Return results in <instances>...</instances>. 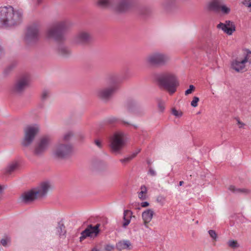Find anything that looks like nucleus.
Masks as SVG:
<instances>
[{"instance_id":"20e7f679","label":"nucleus","mask_w":251,"mask_h":251,"mask_svg":"<svg viewBox=\"0 0 251 251\" xmlns=\"http://www.w3.org/2000/svg\"><path fill=\"white\" fill-rule=\"evenodd\" d=\"M158 82L160 86L171 95L176 92L179 84L176 75L172 73L162 75L158 78Z\"/></svg>"},{"instance_id":"ea45409f","label":"nucleus","mask_w":251,"mask_h":251,"mask_svg":"<svg viewBox=\"0 0 251 251\" xmlns=\"http://www.w3.org/2000/svg\"><path fill=\"white\" fill-rule=\"evenodd\" d=\"M243 4L248 7H251V0H244Z\"/></svg>"},{"instance_id":"4be33fe9","label":"nucleus","mask_w":251,"mask_h":251,"mask_svg":"<svg viewBox=\"0 0 251 251\" xmlns=\"http://www.w3.org/2000/svg\"><path fill=\"white\" fill-rule=\"evenodd\" d=\"M18 166V163L16 162L9 164L5 169L4 174L6 175L11 174L17 169Z\"/></svg>"},{"instance_id":"f03ea898","label":"nucleus","mask_w":251,"mask_h":251,"mask_svg":"<svg viewBox=\"0 0 251 251\" xmlns=\"http://www.w3.org/2000/svg\"><path fill=\"white\" fill-rule=\"evenodd\" d=\"M251 64V51L243 50L231 61L232 69L237 72H244L247 70Z\"/></svg>"},{"instance_id":"4468645a","label":"nucleus","mask_w":251,"mask_h":251,"mask_svg":"<svg viewBox=\"0 0 251 251\" xmlns=\"http://www.w3.org/2000/svg\"><path fill=\"white\" fill-rule=\"evenodd\" d=\"M125 144L124 134L122 132H116L110 138V146L114 151L121 150Z\"/></svg>"},{"instance_id":"c756f323","label":"nucleus","mask_w":251,"mask_h":251,"mask_svg":"<svg viewBox=\"0 0 251 251\" xmlns=\"http://www.w3.org/2000/svg\"><path fill=\"white\" fill-rule=\"evenodd\" d=\"M72 136L73 134L71 132L66 133L63 136L62 142L67 143V141L69 140Z\"/></svg>"},{"instance_id":"473e14b6","label":"nucleus","mask_w":251,"mask_h":251,"mask_svg":"<svg viewBox=\"0 0 251 251\" xmlns=\"http://www.w3.org/2000/svg\"><path fill=\"white\" fill-rule=\"evenodd\" d=\"M228 246L232 248H235L238 247V243L236 241L230 240L228 242Z\"/></svg>"},{"instance_id":"58836bf2","label":"nucleus","mask_w":251,"mask_h":251,"mask_svg":"<svg viewBox=\"0 0 251 251\" xmlns=\"http://www.w3.org/2000/svg\"><path fill=\"white\" fill-rule=\"evenodd\" d=\"M114 249V247L112 245H107L105 247V250L106 251H112Z\"/></svg>"},{"instance_id":"6ab92c4d","label":"nucleus","mask_w":251,"mask_h":251,"mask_svg":"<svg viewBox=\"0 0 251 251\" xmlns=\"http://www.w3.org/2000/svg\"><path fill=\"white\" fill-rule=\"evenodd\" d=\"M222 3V0H212L208 4V8L210 10L219 12L220 6Z\"/></svg>"},{"instance_id":"39448f33","label":"nucleus","mask_w":251,"mask_h":251,"mask_svg":"<svg viewBox=\"0 0 251 251\" xmlns=\"http://www.w3.org/2000/svg\"><path fill=\"white\" fill-rule=\"evenodd\" d=\"M50 188V185L48 182H43L37 188L25 193L21 198L22 201L25 203H29L34 200L44 196Z\"/></svg>"},{"instance_id":"a19ab883","label":"nucleus","mask_w":251,"mask_h":251,"mask_svg":"<svg viewBox=\"0 0 251 251\" xmlns=\"http://www.w3.org/2000/svg\"><path fill=\"white\" fill-rule=\"evenodd\" d=\"M236 121L237 122V124H238L239 125V128H243L244 126H245V124L243 123V122H241L239 119H236Z\"/></svg>"},{"instance_id":"2f4dec72","label":"nucleus","mask_w":251,"mask_h":251,"mask_svg":"<svg viewBox=\"0 0 251 251\" xmlns=\"http://www.w3.org/2000/svg\"><path fill=\"white\" fill-rule=\"evenodd\" d=\"M172 114L176 117H180L182 116V113L180 111H178L175 108H173L172 110Z\"/></svg>"},{"instance_id":"6e6552de","label":"nucleus","mask_w":251,"mask_h":251,"mask_svg":"<svg viewBox=\"0 0 251 251\" xmlns=\"http://www.w3.org/2000/svg\"><path fill=\"white\" fill-rule=\"evenodd\" d=\"M170 56L161 52H154L149 54L145 59L146 63L153 66H165L170 61Z\"/></svg>"},{"instance_id":"b1692460","label":"nucleus","mask_w":251,"mask_h":251,"mask_svg":"<svg viewBox=\"0 0 251 251\" xmlns=\"http://www.w3.org/2000/svg\"><path fill=\"white\" fill-rule=\"evenodd\" d=\"M58 53L63 57H67L71 53L70 50L66 47H60L58 49Z\"/></svg>"},{"instance_id":"3c124183","label":"nucleus","mask_w":251,"mask_h":251,"mask_svg":"<svg viewBox=\"0 0 251 251\" xmlns=\"http://www.w3.org/2000/svg\"><path fill=\"white\" fill-rule=\"evenodd\" d=\"M124 124H125V125H129V124L128 123H127V122H124Z\"/></svg>"},{"instance_id":"cd10ccee","label":"nucleus","mask_w":251,"mask_h":251,"mask_svg":"<svg viewBox=\"0 0 251 251\" xmlns=\"http://www.w3.org/2000/svg\"><path fill=\"white\" fill-rule=\"evenodd\" d=\"M165 109V102L161 100H159L158 101V109L159 112H163Z\"/></svg>"},{"instance_id":"79ce46f5","label":"nucleus","mask_w":251,"mask_h":251,"mask_svg":"<svg viewBox=\"0 0 251 251\" xmlns=\"http://www.w3.org/2000/svg\"><path fill=\"white\" fill-rule=\"evenodd\" d=\"M129 111H132V112L134 113L136 115H141V114L139 113L138 110H137L136 108H128Z\"/></svg>"},{"instance_id":"a211bd4d","label":"nucleus","mask_w":251,"mask_h":251,"mask_svg":"<svg viewBox=\"0 0 251 251\" xmlns=\"http://www.w3.org/2000/svg\"><path fill=\"white\" fill-rule=\"evenodd\" d=\"M153 214L154 212L151 209H148L143 212L142 217L146 227H148V224L151 221Z\"/></svg>"},{"instance_id":"0eeeda50","label":"nucleus","mask_w":251,"mask_h":251,"mask_svg":"<svg viewBox=\"0 0 251 251\" xmlns=\"http://www.w3.org/2000/svg\"><path fill=\"white\" fill-rule=\"evenodd\" d=\"M69 26L66 21H63L55 24L46 30V37L55 41H61L63 38L62 32Z\"/></svg>"},{"instance_id":"5701e85b","label":"nucleus","mask_w":251,"mask_h":251,"mask_svg":"<svg viewBox=\"0 0 251 251\" xmlns=\"http://www.w3.org/2000/svg\"><path fill=\"white\" fill-rule=\"evenodd\" d=\"M141 150L139 149L136 150L129 156L120 159V162L124 164H126L128 163L137 155V154Z\"/></svg>"},{"instance_id":"f257e3e1","label":"nucleus","mask_w":251,"mask_h":251,"mask_svg":"<svg viewBox=\"0 0 251 251\" xmlns=\"http://www.w3.org/2000/svg\"><path fill=\"white\" fill-rule=\"evenodd\" d=\"M22 12L10 6L0 7V27H9L20 23Z\"/></svg>"},{"instance_id":"9b49d317","label":"nucleus","mask_w":251,"mask_h":251,"mask_svg":"<svg viewBox=\"0 0 251 251\" xmlns=\"http://www.w3.org/2000/svg\"><path fill=\"white\" fill-rule=\"evenodd\" d=\"M92 41V36L89 32L81 30L77 32L73 37L72 44L77 46L84 47L90 44Z\"/></svg>"},{"instance_id":"7ed1b4c3","label":"nucleus","mask_w":251,"mask_h":251,"mask_svg":"<svg viewBox=\"0 0 251 251\" xmlns=\"http://www.w3.org/2000/svg\"><path fill=\"white\" fill-rule=\"evenodd\" d=\"M120 81L116 77L110 78L108 86L98 89L96 92V96L103 100H109L119 87Z\"/></svg>"},{"instance_id":"8fccbe9b","label":"nucleus","mask_w":251,"mask_h":251,"mask_svg":"<svg viewBox=\"0 0 251 251\" xmlns=\"http://www.w3.org/2000/svg\"><path fill=\"white\" fill-rule=\"evenodd\" d=\"M2 49L0 46V54L2 53Z\"/></svg>"},{"instance_id":"49530a36","label":"nucleus","mask_w":251,"mask_h":251,"mask_svg":"<svg viewBox=\"0 0 251 251\" xmlns=\"http://www.w3.org/2000/svg\"><path fill=\"white\" fill-rule=\"evenodd\" d=\"M95 144L99 148H100L101 147V142H100V141L96 140L95 141Z\"/></svg>"},{"instance_id":"ddd939ff","label":"nucleus","mask_w":251,"mask_h":251,"mask_svg":"<svg viewBox=\"0 0 251 251\" xmlns=\"http://www.w3.org/2000/svg\"><path fill=\"white\" fill-rule=\"evenodd\" d=\"M39 25L34 24L30 25L27 29L25 37L27 44H31L37 42L39 38Z\"/></svg>"},{"instance_id":"aec40b11","label":"nucleus","mask_w":251,"mask_h":251,"mask_svg":"<svg viewBox=\"0 0 251 251\" xmlns=\"http://www.w3.org/2000/svg\"><path fill=\"white\" fill-rule=\"evenodd\" d=\"M131 243L128 240H123L119 241L117 244L116 247L118 250H122L125 249H130Z\"/></svg>"},{"instance_id":"603ef678","label":"nucleus","mask_w":251,"mask_h":251,"mask_svg":"<svg viewBox=\"0 0 251 251\" xmlns=\"http://www.w3.org/2000/svg\"><path fill=\"white\" fill-rule=\"evenodd\" d=\"M38 3H40L41 1V0H37Z\"/></svg>"},{"instance_id":"72a5a7b5","label":"nucleus","mask_w":251,"mask_h":251,"mask_svg":"<svg viewBox=\"0 0 251 251\" xmlns=\"http://www.w3.org/2000/svg\"><path fill=\"white\" fill-rule=\"evenodd\" d=\"M210 236L214 240H216L217 238V235L215 231L214 230H210L208 231Z\"/></svg>"},{"instance_id":"393cba45","label":"nucleus","mask_w":251,"mask_h":251,"mask_svg":"<svg viewBox=\"0 0 251 251\" xmlns=\"http://www.w3.org/2000/svg\"><path fill=\"white\" fill-rule=\"evenodd\" d=\"M140 190L141 191L138 193V197L142 200H145L147 197V189L145 185H142Z\"/></svg>"},{"instance_id":"09e8293b","label":"nucleus","mask_w":251,"mask_h":251,"mask_svg":"<svg viewBox=\"0 0 251 251\" xmlns=\"http://www.w3.org/2000/svg\"><path fill=\"white\" fill-rule=\"evenodd\" d=\"M92 251H100L96 248H94L93 249H92Z\"/></svg>"},{"instance_id":"dca6fc26","label":"nucleus","mask_w":251,"mask_h":251,"mask_svg":"<svg viewBox=\"0 0 251 251\" xmlns=\"http://www.w3.org/2000/svg\"><path fill=\"white\" fill-rule=\"evenodd\" d=\"M100 225L97 224L95 226L89 225L88 227L81 233V236L79 237L80 241L81 242L87 237L94 238L97 237L99 232Z\"/></svg>"},{"instance_id":"f704fd0d","label":"nucleus","mask_w":251,"mask_h":251,"mask_svg":"<svg viewBox=\"0 0 251 251\" xmlns=\"http://www.w3.org/2000/svg\"><path fill=\"white\" fill-rule=\"evenodd\" d=\"M195 88L194 85H190L189 86V88L185 92V95H188L191 94L195 90Z\"/></svg>"},{"instance_id":"c9c22d12","label":"nucleus","mask_w":251,"mask_h":251,"mask_svg":"<svg viewBox=\"0 0 251 251\" xmlns=\"http://www.w3.org/2000/svg\"><path fill=\"white\" fill-rule=\"evenodd\" d=\"M10 242V239L8 238L2 239L1 240V244L4 246L6 247L7 246L8 244Z\"/></svg>"},{"instance_id":"9d476101","label":"nucleus","mask_w":251,"mask_h":251,"mask_svg":"<svg viewBox=\"0 0 251 251\" xmlns=\"http://www.w3.org/2000/svg\"><path fill=\"white\" fill-rule=\"evenodd\" d=\"M73 151V146L69 143L60 142L54 147V155L60 159L68 157Z\"/></svg>"},{"instance_id":"2eb2a0df","label":"nucleus","mask_w":251,"mask_h":251,"mask_svg":"<svg viewBox=\"0 0 251 251\" xmlns=\"http://www.w3.org/2000/svg\"><path fill=\"white\" fill-rule=\"evenodd\" d=\"M50 141L51 139L49 136L42 137L35 146L34 153L37 155H39L44 152L49 147Z\"/></svg>"},{"instance_id":"37998d69","label":"nucleus","mask_w":251,"mask_h":251,"mask_svg":"<svg viewBox=\"0 0 251 251\" xmlns=\"http://www.w3.org/2000/svg\"><path fill=\"white\" fill-rule=\"evenodd\" d=\"M149 174L151 176H155L156 175L155 171L152 168L149 169Z\"/></svg>"},{"instance_id":"4c0bfd02","label":"nucleus","mask_w":251,"mask_h":251,"mask_svg":"<svg viewBox=\"0 0 251 251\" xmlns=\"http://www.w3.org/2000/svg\"><path fill=\"white\" fill-rule=\"evenodd\" d=\"M118 121V119L115 117H111L108 119V123L110 124L114 123Z\"/></svg>"},{"instance_id":"a878e982","label":"nucleus","mask_w":251,"mask_h":251,"mask_svg":"<svg viewBox=\"0 0 251 251\" xmlns=\"http://www.w3.org/2000/svg\"><path fill=\"white\" fill-rule=\"evenodd\" d=\"M228 189L232 192L236 194L245 193L247 192V190L246 189L236 188L233 185L229 186L228 187Z\"/></svg>"},{"instance_id":"5fc2aeb1","label":"nucleus","mask_w":251,"mask_h":251,"mask_svg":"<svg viewBox=\"0 0 251 251\" xmlns=\"http://www.w3.org/2000/svg\"><path fill=\"white\" fill-rule=\"evenodd\" d=\"M142 14H145L146 13H144V12H142Z\"/></svg>"},{"instance_id":"a18cd8bd","label":"nucleus","mask_w":251,"mask_h":251,"mask_svg":"<svg viewBox=\"0 0 251 251\" xmlns=\"http://www.w3.org/2000/svg\"><path fill=\"white\" fill-rule=\"evenodd\" d=\"M149 205V202H147V201L142 202L141 203V206H142V207H147V206H148Z\"/></svg>"},{"instance_id":"1a4fd4ad","label":"nucleus","mask_w":251,"mask_h":251,"mask_svg":"<svg viewBox=\"0 0 251 251\" xmlns=\"http://www.w3.org/2000/svg\"><path fill=\"white\" fill-rule=\"evenodd\" d=\"M30 77L28 75H25L18 78L10 88V92L13 94H22L29 86Z\"/></svg>"},{"instance_id":"7c9ffc66","label":"nucleus","mask_w":251,"mask_h":251,"mask_svg":"<svg viewBox=\"0 0 251 251\" xmlns=\"http://www.w3.org/2000/svg\"><path fill=\"white\" fill-rule=\"evenodd\" d=\"M199 98L197 97H194L193 100L191 102V105L194 107H196L198 106V102L199 101Z\"/></svg>"},{"instance_id":"f8f14e48","label":"nucleus","mask_w":251,"mask_h":251,"mask_svg":"<svg viewBox=\"0 0 251 251\" xmlns=\"http://www.w3.org/2000/svg\"><path fill=\"white\" fill-rule=\"evenodd\" d=\"M39 127L38 125H29L24 129V138L22 144L24 146L30 145L34 140L36 135L39 132Z\"/></svg>"},{"instance_id":"bb28decb","label":"nucleus","mask_w":251,"mask_h":251,"mask_svg":"<svg viewBox=\"0 0 251 251\" xmlns=\"http://www.w3.org/2000/svg\"><path fill=\"white\" fill-rule=\"evenodd\" d=\"M220 11H221L223 14H227L230 12V8L226 5L221 4Z\"/></svg>"},{"instance_id":"e433bc0d","label":"nucleus","mask_w":251,"mask_h":251,"mask_svg":"<svg viewBox=\"0 0 251 251\" xmlns=\"http://www.w3.org/2000/svg\"><path fill=\"white\" fill-rule=\"evenodd\" d=\"M49 94L50 93L48 91H44L42 94V98L44 100L46 99L49 96Z\"/></svg>"},{"instance_id":"c03bdc74","label":"nucleus","mask_w":251,"mask_h":251,"mask_svg":"<svg viewBox=\"0 0 251 251\" xmlns=\"http://www.w3.org/2000/svg\"><path fill=\"white\" fill-rule=\"evenodd\" d=\"M3 189V187L0 184V200L1 199Z\"/></svg>"},{"instance_id":"423d86ee","label":"nucleus","mask_w":251,"mask_h":251,"mask_svg":"<svg viewBox=\"0 0 251 251\" xmlns=\"http://www.w3.org/2000/svg\"><path fill=\"white\" fill-rule=\"evenodd\" d=\"M132 0H119L114 3V0H99L98 5L103 8L111 7L118 13H123L127 11L131 6Z\"/></svg>"},{"instance_id":"de8ad7c7","label":"nucleus","mask_w":251,"mask_h":251,"mask_svg":"<svg viewBox=\"0 0 251 251\" xmlns=\"http://www.w3.org/2000/svg\"><path fill=\"white\" fill-rule=\"evenodd\" d=\"M183 183H184V182H183V181H179V186H181V185H183Z\"/></svg>"},{"instance_id":"f3484780","label":"nucleus","mask_w":251,"mask_h":251,"mask_svg":"<svg viewBox=\"0 0 251 251\" xmlns=\"http://www.w3.org/2000/svg\"><path fill=\"white\" fill-rule=\"evenodd\" d=\"M217 28H221L225 33L228 35H231L235 30V27L233 22L226 21L225 24L220 23L217 25Z\"/></svg>"},{"instance_id":"c85d7f7f","label":"nucleus","mask_w":251,"mask_h":251,"mask_svg":"<svg viewBox=\"0 0 251 251\" xmlns=\"http://www.w3.org/2000/svg\"><path fill=\"white\" fill-rule=\"evenodd\" d=\"M57 231L60 236H64L66 233L65 226L63 225H60L57 227Z\"/></svg>"},{"instance_id":"412c9836","label":"nucleus","mask_w":251,"mask_h":251,"mask_svg":"<svg viewBox=\"0 0 251 251\" xmlns=\"http://www.w3.org/2000/svg\"><path fill=\"white\" fill-rule=\"evenodd\" d=\"M132 213L130 210H125L124 213V222L123 224V226L124 227H126L127 226H128L129 224L132 217Z\"/></svg>"},{"instance_id":"864d4df0","label":"nucleus","mask_w":251,"mask_h":251,"mask_svg":"<svg viewBox=\"0 0 251 251\" xmlns=\"http://www.w3.org/2000/svg\"><path fill=\"white\" fill-rule=\"evenodd\" d=\"M134 126V127H135V128H137V126Z\"/></svg>"}]
</instances>
